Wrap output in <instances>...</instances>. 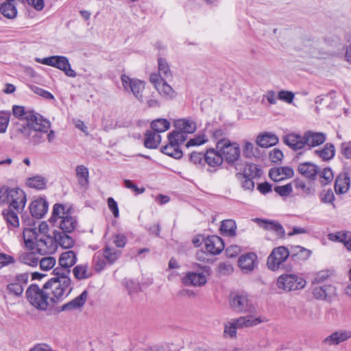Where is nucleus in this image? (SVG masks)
Instances as JSON below:
<instances>
[{"instance_id": "1", "label": "nucleus", "mask_w": 351, "mask_h": 351, "mask_svg": "<svg viewBox=\"0 0 351 351\" xmlns=\"http://www.w3.org/2000/svg\"><path fill=\"white\" fill-rule=\"evenodd\" d=\"M52 287L47 282L40 288L36 284L30 285L26 290V297L28 302L35 308L45 311L50 306L62 301L64 298L57 285Z\"/></svg>"}, {"instance_id": "2", "label": "nucleus", "mask_w": 351, "mask_h": 351, "mask_svg": "<svg viewBox=\"0 0 351 351\" xmlns=\"http://www.w3.org/2000/svg\"><path fill=\"white\" fill-rule=\"evenodd\" d=\"M50 128V123L39 116L36 121L22 125L19 130L34 145H38L45 141V134Z\"/></svg>"}, {"instance_id": "3", "label": "nucleus", "mask_w": 351, "mask_h": 351, "mask_svg": "<svg viewBox=\"0 0 351 351\" xmlns=\"http://www.w3.org/2000/svg\"><path fill=\"white\" fill-rule=\"evenodd\" d=\"M25 243L27 247L35 250L41 254H45L53 250L52 244L54 238L45 234H38L35 230L25 229L24 230Z\"/></svg>"}, {"instance_id": "4", "label": "nucleus", "mask_w": 351, "mask_h": 351, "mask_svg": "<svg viewBox=\"0 0 351 351\" xmlns=\"http://www.w3.org/2000/svg\"><path fill=\"white\" fill-rule=\"evenodd\" d=\"M27 199L25 192L19 188H4L0 189V204H6L8 207L18 212L25 208Z\"/></svg>"}, {"instance_id": "5", "label": "nucleus", "mask_w": 351, "mask_h": 351, "mask_svg": "<svg viewBox=\"0 0 351 351\" xmlns=\"http://www.w3.org/2000/svg\"><path fill=\"white\" fill-rule=\"evenodd\" d=\"M216 149L223 156V161L225 160L229 165L234 166L237 170L239 169L241 154L239 144L231 143L228 138H221L217 142Z\"/></svg>"}, {"instance_id": "6", "label": "nucleus", "mask_w": 351, "mask_h": 351, "mask_svg": "<svg viewBox=\"0 0 351 351\" xmlns=\"http://www.w3.org/2000/svg\"><path fill=\"white\" fill-rule=\"evenodd\" d=\"M53 273L55 276L49 279L47 282L50 283L52 287H55L56 284L57 288L62 292V295L66 297L72 291L69 278L71 269L60 265L53 269Z\"/></svg>"}, {"instance_id": "7", "label": "nucleus", "mask_w": 351, "mask_h": 351, "mask_svg": "<svg viewBox=\"0 0 351 351\" xmlns=\"http://www.w3.org/2000/svg\"><path fill=\"white\" fill-rule=\"evenodd\" d=\"M35 61L58 69L68 77H75L77 76L76 72L71 69L69 59L66 56H52L44 58H36Z\"/></svg>"}, {"instance_id": "8", "label": "nucleus", "mask_w": 351, "mask_h": 351, "mask_svg": "<svg viewBox=\"0 0 351 351\" xmlns=\"http://www.w3.org/2000/svg\"><path fill=\"white\" fill-rule=\"evenodd\" d=\"M230 308L237 313H250L254 310V306L248 295L245 293L232 292L229 295Z\"/></svg>"}, {"instance_id": "9", "label": "nucleus", "mask_w": 351, "mask_h": 351, "mask_svg": "<svg viewBox=\"0 0 351 351\" xmlns=\"http://www.w3.org/2000/svg\"><path fill=\"white\" fill-rule=\"evenodd\" d=\"M306 284L304 278L293 274H286L278 278L276 285L279 289L291 291L303 289Z\"/></svg>"}, {"instance_id": "10", "label": "nucleus", "mask_w": 351, "mask_h": 351, "mask_svg": "<svg viewBox=\"0 0 351 351\" xmlns=\"http://www.w3.org/2000/svg\"><path fill=\"white\" fill-rule=\"evenodd\" d=\"M121 80L123 89L133 95L141 103L143 102V91L145 89L143 81L137 78H131L125 74H122Z\"/></svg>"}, {"instance_id": "11", "label": "nucleus", "mask_w": 351, "mask_h": 351, "mask_svg": "<svg viewBox=\"0 0 351 351\" xmlns=\"http://www.w3.org/2000/svg\"><path fill=\"white\" fill-rule=\"evenodd\" d=\"M289 256V250L286 247H275L267 258V267L271 271H276Z\"/></svg>"}, {"instance_id": "12", "label": "nucleus", "mask_w": 351, "mask_h": 351, "mask_svg": "<svg viewBox=\"0 0 351 351\" xmlns=\"http://www.w3.org/2000/svg\"><path fill=\"white\" fill-rule=\"evenodd\" d=\"M29 274L27 272L16 275L12 282L6 286V289L10 295L15 297L22 295L25 287L27 285Z\"/></svg>"}, {"instance_id": "13", "label": "nucleus", "mask_w": 351, "mask_h": 351, "mask_svg": "<svg viewBox=\"0 0 351 351\" xmlns=\"http://www.w3.org/2000/svg\"><path fill=\"white\" fill-rule=\"evenodd\" d=\"M336 295V288L332 285H315L313 297L319 300L331 301Z\"/></svg>"}, {"instance_id": "14", "label": "nucleus", "mask_w": 351, "mask_h": 351, "mask_svg": "<svg viewBox=\"0 0 351 351\" xmlns=\"http://www.w3.org/2000/svg\"><path fill=\"white\" fill-rule=\"evenodd\" d=\"M303 138L304 147L307 146L311 149L323 144L326 140V135L323 132L307 131L304 132Z\"/></svg>"}, {"instance_id": "15", "label": "nucleus", "mask_w": 351, "mask_h": 351, "mask_svg": "<svg viewBox=\"0 0 351 351\" xmlns=\"http://www.w3.org/2000/svg\"><path fill=\"white\" fill-rule=\"evenodd\" d=\"M204 245L206 251L213 255L220 254L225 247L222 239L216 235L208 237L204 240Z\"/></svg>"}, {"instance_id": "16", "label": "nucleus", "mask_w": 351, "mask_h": 351, "mask_svg": "<svg viewBox=\"0 0 351 351\" xmlns=\"http://www.w3.org/2000/svg\"><path fill=\"white\" fill-rule=\"evenodd\" d=\"M48 210V203L44 198L33 201L29 206L32 216L36 219L42 218Z\"/></svg>"}, {"instance_id": "17", "label": "nucleus", "mask_w": 351, "mask_h": 351, "mask_svg": "<svg viewBox=\"0 0 351 351\" xmlns=\"http://www.w3.org/2000/svg\"><path fill=\"white\" fill-rule=\"evenodd\" d=\"M293 175V169L290 167L272 168L269 171V178L275 182L280 181L285 178H292Z\"/></svg>"}, {"instance_id": "18", "label": "nucleus", "mask_w": 351, "mask_h": 351, "mask_svg": "<svg viewBox=\"0 0 351 351\" xmlns=\"http://www.w3.org/2000/svg\"><path fill=\"white\" fill-rule=\"evenodd\" d=\"M257 256L254 252H247L239 258V266L242 271L247 273L252 271L255 266Z\"/></svg>"}, {"instance_id": "19", "label": "nucleus", "mask_w": 351, "mask_h": 351, "mask_svg": "<svg viewBox=\"0 0 351 351\" xmlns=\"http://www.w3.org/2000/svg\"><path fill=\"white\" fill-rule=\"evenodd\" d=\"M206 282V276L203 273L189 272L182 279V282L186 286L202 287Z\"/></svg>"}, {"instance_id": "20", "label": "nucleus", "mask_w": 351, "mask_h": 351, "mask_svg": "<svg viewBox=\"0 0 351 351\" xmlns=\"http://www.w3.org/2000/svg\"><path fill=\"white\" fill-rule=\"evenodd\" d=\"M298 172L310 180H315L318 174V167L313 162L300 163L298 167Z\"/></svg>"}, {"instance_id": "21", "label": "nucleus", "mask_w": 351, "mask_h": 351, "mask_svg": "<svg viewBox=\"0 0 351 351\" xmlns=\"http://www.w3.org/2000/svg\"><path fill=\"white\" fill-rule=\"evenodd\" d=\"M12 113L14 117L21 120H25L26 123L32 122L34 120V121H36V119L40 116L34 111L25 110L23 106L16 105L13 106Z\"/></svg>"}, {"instance_id": "22", "label": "nucleus", "mask_w": 351, "mask_h": 351, "mask_svg": "<svg viewBox=\"0 0 351 351\" xmlns=\"http://www.w3.org/2000/svg\"><path fill=\"white\" fill-rule=\"evenodd\" d=\"M350 179L346 172L340 173L335 179V191L337 194H344L350 189Z\"/></svg>"}, {"instance_id": "23", "label": "nucleus", "mask_w": 351, "mask_h": 351, "mask_svg": "<svg viewBox=\"0 0 351 351\" xmlns=\"http://www.w3.org/2000/svg\"><path fill=\"white\" fill-rule=\"evenodd\" d=\"M204 163L211 167H219L223 163V156L219 150L208 149L204 154Z\"/></svg>"}, {"instance_id": "24", "label": "nucleus", "mask_w": 351, "mask_h": 351, "mask_svg": "<svg viewBox=\"0 0 351 351\" xmlns=\"http://www.w3.org/2000/svg\"><path fill=\"white\" fill-rule=\"evenodd\" d=\"M18 212L12 208L8 207L2 210V216L6 221L8 228L10 230L19 226V219Z\"/></svg>"}, {"instance_id": "25", "label": "nucleus", "mask_w": 351, "mask_h": 351, "mask_svg": "<svg viewBox=\"0 0 351 351\" xmlns=\"http://www.w3.org/2000/svg\"><path fill=\"white\" fill-rule=\"evenodd\" d=\"M263 174L262 170L254 163H247L245 165L243 172L237 173L235 176L237 179H242L245 177L251 178H260Z\"/></svg>"}, {"instance_id": "26", "label": "nucleus", "mask_w": 351, "mask_h": 351, "mask_svg": "<svg viewBox=\"0 0 351 351\" xmlns=\"http://www.w3.org/2000/svg\"><path fill=\"white\" fill-rule=\"evenodd\" d=\"M303 136L298 134H289L283 137V142L293 150L302 149L304 147Z\"/></svg>"}, {"instance_id": "27", "label": "nucleus", "mask_w": 351, "mask_h": 351, "mask_svg": "<svg viewBox=\"0 0 351 351\" xmlns=\"http://www.w3.org/2000/svg\"><path fill=\"white\" fill-rule=\"evenodd\" d=\"M69 232H64L55 230L53 232V238L62 247L69 249L72 247L75 244L74 239L69 235Z\"/></svg>"}, {"instance_id": "28", "label": "nucleus", "mask_w": 351, "mask_h": 351, "mask_svg": "<svg viewBox=\"0 0 351 351\" xmlns=\"http://www.w3.org/2000/svg\"><path fill=\"white\" fill-rule=\"evenodd\" d=\"M87 297L88 291L84 290L79 296L76 297L69 302L64 304L61 307V311H72L82 308L84 305Z\"/></svg>"}, {"instance_id": "29", "label": "nucleus", "mask_w": 351, "mask_h": 351, "mask_svg": "<svg viewBox=\"0 0 351 351\" xmlns=\"http://www.w3.org/2000/svg\"><path fill=\"white\" fill-rule=\"evenodd\" d=\"M87 297L88 291L84 290L79 296L76 297L69 302L64 304L61 307V311H72L82 308L84 305Z\"/></svg>"}, {"instance_id": "30", "label": "nucleus", "mask_w": 351, "mask_h": 351, "mask_svg": "<svg viewBox=\"0 0 351 351\" xmlns=\"http://www.w3.org/2000/svg\"><path fill=\"white\" fill-rule=\"evenodd\" d=\"M87 297L88 291L84 290L79 296L76 297L69 302L64 304L61 307V311H72L82 308L84 305Z\"/></svg>"}, {"instance_id": "31", "label": "nucleus", "mask_w": 351, "mask_h": 351, "mask_svg": "<svg viewBox=\"0 0 351 351\" xmlns=\"http://www.w3.org/2000/svg\"><path fill=\"white\" fill-rule=\"evenodd\" d=\"M255 221L261 228H263L265 230L274 231L277 235L282 236L285 234V230L283 227L277 221L261 219L259 218H256Z\"/></svg>"}, {"instance_id": "32", "label": "nucleus", "mask_w": 351, "mask_h": 351, "mask_svg": "<svg viewBox=\"0 0 351 351\" xmlns=\"http://www.w3.org/2000/svg\"><path fill=\"white\" fill-rule=\"evenodd\" d=\"M290 257L296 261H306L311 255V251L300 245H295L289 250Z\"/></svg>"}, {"instance_id": "33", "label": "nucleus", "mask_w": 351, "mask_h": 351, "mask_svg": "<svg viewBox=\"0 0 351 351\" xmlns=\"http://www.w3.org/2000/svg\"><path fill=\"white\" fill-rule=\"evenodd\" d=\"M351 337V332L347 331H337L332 333L330 335L328 336L324 339V343L325 344L331 346V345H337L340 343L346 341L347 339Z\"/></svg>"}, {"instance_id": "34", "label": "nucleus", "mask_w": 351, "mask_h": 351, "mask_svg": "<svg viewBox=\"0 0 351 351\" xmlns=\"http://www.w3.org/2000/svg\"><path fill=\"white\" fill-rule=\"evenodd\" d=\"M161 142V136L154 130H147L145 134L144 145L148 149H156Z\"/></svg>"}, {"instance_id": "35", "label": "nucleus", "mask_w": 351, "mask_h": 351, "mask_svg": "<svg viewBox=\"0 0 351 351\" xmlns=\"http://www.w3.org/2000/svg\"><path fill=\"white\" fill-rule=\"evenodd\" d=\"M77 222L75 217L67 213L62 217L60 222V230L58 231L64 232H72L75 229Z\"/></svg>"}, {"instance_id": "36", "label": "nucleus", "mask_w": 351, "mask_h": 351, "mask_svg": "<svg viewBox=\"0 0 351 351\" xmlns=\"http://www.w3.org/2000/svg\"><path fill=\"white\" fill-rule=\"evenodd\" d=\"M278 142V138L271 133H263L258 136L256 143L261 147H269L276 145Z\"/></svg>"}, {"instance_id": "37", "label": "nucleus", "mask_w": 351, "mask_h": 351, "mask_svg": "<svg viewBox=\"0 0 351 351\" xmlns=\"http://www.w3.org/2000/svg\"><path fill=\"white\" fill-rule=\"evenodd\" d=\"M174 127L184 134H192L196 130V124L194 121L183 119L176 120L174 122Z\"/></svg>"}, {"instance_id": "38", "label": "nucleus", "mask_w": 351, "mask_h": 351, "mask_svg": "<svg viewBox=\"0 0 351 351\" xmlns=\"http://www.w3.org/2000/svg\"><path fill=\"white\" fill-rule=\"evenodd\" d=\"M315 154L324 161L330 160L335 154V145L331 143H327L322 149H316Z\"/></svg>"}, {"instance_id": "39", "label": "nucleus", "mask_w": 351, "mask_h": 351, "mask_svg": "<svg viewBox=\"0 0 351 351\" xmlns=\"http://www.w3.org/2000/svg\"><path fill=\"white\" fill-rule=\"evenodd\" d=\"M0 12L6 19H14L17 16L18 11L12 1H5L0 4Z\"/></svg>"}, {"instance_id": "40", "label": "nucleus", "mask_w": 351, "mask_h": 351, "mask_svg": "<svg viewBox=\"0 0 351 351\" xmlns=\"http://www.w3.org/2000/svg\"><path fill=\"white\" fill-rule=\"evenodd\" d=\"M58 262L60 266H64L71 269V267L77 262L76 254L73 250L64 252L60 254Z\"/></svg>"}, {"instance_id": "41", "label": "nucleus", "mask_w": 351, "mask_h": 351, "mask_svg": "<svg viewBox=\"0 0 351 351\" xmlns=\"http://www.w3.org/2000/svg\"><path fill=\"white\" fill-rule=\"evenodd\" d=\"M161 152L175 159H180L183 156L182 151L180 147L173 143L172 141H169L168 145L162 147Z\"/></svg>"}, {"instance_id": "42", "label": "nucleus", "mask_w": 351, "mask_h": 351, "mask_svg": "<svg viewBox=\"0 0 351 351\" xmlns=\"http://www.w3.org/2000/svg\"><path fill=\"white\" fill-rule=\"evenodd\" d=\"M232 320L237 329L256 326L261 322L259 318H252L250 316L240 317L237 319H232Z\"/></svg>"}, {"instance_id": "43", "label": "nucleus", "mask_w": 351, "mask_h": 351, "mask_svg": "<svg viewBox=\"0 0 351 351\" xmlns=\"http://www.w3.org/2000/svg\"><path fill=\"white\" fill-rule=\"evenodd\" d=\"M75 171L79 184L83 187L87 186L89 183V172L88 168L84 165H78L76 167Z\"/></svg>"}, {"instance_id": "44", "label": "nucleus", "mask_w": 351, "mask_h": 351, "mask_svg": "<svg viewBox=\"0 0 351 351\" xmlns=\"http://www.w3.org/2000/svg\"><path fill=\"white\" fill-rule=\"evenodd\" d=\"M27 185L37 190H43L46 188L47 180L42 176H36L29 178L26 182Z\"/></svg>"}, {"instance_id": "45", "label": "nucleus", "mask_w": 351, "mask_h": 351, "mask_svg": "<svg viewBox=\"0 0 351 351\" xmlns=\"http://www.w3.org/2000/svg\"><path fill=\"white\" fill-rule=\"evenodd\" d=\"M237 226L234 221L232 219L223 220L221 222L220 230L223 235L226 236H235Z\"/></svg>"}, {"instance_id": "46", "label": "nucleus", "mask_w": 351, "mask_h": 351, "mask_svg": "<svg viewBox=\"0 0 351 351\" xmlns=\"http://www.w3.org/2000/svg\"><path fill=\"white\" fill-rule=\"evenodd\" d=\"M39 259V257L34 252L23 253L19 257L21 263L32 267L37 266Z\"/></svg>"}, {"instance_id": "47", "label": "nucleus", "mask_w": 351, "mask_h": 351, "mask_svg": "<svg viewBox=\"0 0 351 351\" xmlns=\"http://www.w3.org/2000/svg\"><path fill=\"white\" fill-rule=\"evenodd\" d=\"M170 125V122L166 119H157L151 123L152 130L158 134L169 130Z\"/></svg>"}, {"instance_id": "48", "label": "nucleus", "mask_w": 351, "mask_h": 351, "mask_svg": "<svg viewBox=\"0 0 351 351\" xmlns=\"http://www.w3.org/2000/svg\"><path fill=\"white\" fill-rule=\"evenodd\" d=\"M87 264L78 265L73 269L75 278L77 280L87 279L91 276V273L88 271Z\"/></svg>"}, {"instance_id": "49", "label": "nucleus", "mask_w": 351, "mask_h": 351, "mask_svg": "<svg viewBox=\"0 0 351 351\" xmlns=\"http://www.w3.org/2000/svg\"><path fill=\"white\" fill-rule=\"evenodd\" d=\"M70 213L69 209L65 210V206L62 204H56L53 205L52 216L50 218L51 222H56L58 219H62V217Z\"/></svg>"}, {"instance_id": "50", "label": "nucleus", "mask_w": 351, "mask_h": 351, "mask_svg": "<svg viewBox=\"0 0 351 351\" xmlns=\"http://www.w3.org/2000/svg\"><path fill=\"white\" fill-rule=\"evenodd\" d=\"M93 267L95 270L99 273L101 272L106 265V260L101 252H97L95 254L92 261Z\"/></svg>"}, {"instance_id": "51", "label": "nucleus", "mask_w": 351, "mask_h": 351, "mask_svg": "<svg viewBox=\"0 0 351 351\" xmlns=\"http://www.w3.org/2000/svg\"><path fill=\"white\" fill-rule=\"evenodd\" d=\"M319 182L322 185L325 186L330 183L334 178V173L330 167H325L322 171H318Z\"/></svg>"}, {"instance_id": "52", "label": "nucleus", "mask_w": 351, "mask_h": 351, "mask_svg": "<svg viewBox=\"0 0 351 351\" xmlns=\"http://www.w3.org/2000/svg\"><path fill=\"white\" fill-rule=\"evenodd\" d=\"M187 138V135L184 132L178 130L172 131L168 134L169 141H172L173 143L176 144L178 147L182 144Z\"/></svg>"}, {"instance_id": "53", "label": "nucleus", "mask_w": 351, "mask_h": 351, "mask_svg": "<svg viewBox=\"0 0 351 351\" xmlns=\"http://www.w3.org/2000/svg\"><path fill=\"white\" fill-rule=\"evenodd\" d=\"M158 73L162 75L163 78L169 79L172 77V73L169 66L165 58H159L158 59Z\"/></svg>"}, {"instance_id": "54", "label": "nucleus", "mask_w": 351, "mask_h": 351, "mask_svg": "<svg viewBox=\"0 0 351 351\" xmlns=\"http://www.w3.org/2000/svg\"><path fill=\"white\" fill-rule=\"evenodd\" d=\"M105 259L109 263L110 265L113 264L119 258L120 252L114 249H111L106 247L102 252Z\"/></svg>"}, {"instance_id": "55", "label": "nucleus", "mask_w": 351, "mask_h": 351, "mask_svg": "<svg viewBox=\"0 0 351 351\" xmlns=\"http://www.w3.org/2000/svg\"><path fill=\"white\" fill-rule=\"evenodd\" d=\"M156 90L161 95L166 97L173 98L176 96L174 90L166 82L165 80L161 83Z\"/></svg>"}, {"instance_id": "56", "label": "nucleus", "mask_w": 351, "mask_h": 351, "mask_svg": "<svg viewBox=\"0 0 351 351\" xmlns=\"http://www.w3.org/2000/svg\"><path fill=\"white\" fill-rule=\"evenodd\" d=\"M330 239L332 241H339L343 244L350 238L351 232L341 231L329 235Z\"/></svg>"}, {"instance_id": "57", "label": "nucleus", "mask_w": 351, "mask_h": 351, "mask_svg": "<svg viewBox=\"0 0 351 351\" xmlns=\"http://www.w3.org/2000/svg\"><path fill=\"white\" fill-rule=\"evenodd\" d=\"M237 326L231 319L224 324L223 335L226 337L235 338L237 337Z\"/></svg>"}, {"instance_id": "58", "label": "nucleus", "mask_w": 351, "mask_h": 351, "mask_svg": "<svg viewBox=\"0 0 351 351\" xmlns=\"http://www.w3.org/2000/svg\"><path fill=\"white\" fill-rule=\"evenodd\" d=\"M293 184L297 189L301 190L306 195H311L314 194V190L310 186H308L304 180L295 179L293 181Z\"/></svg>"}, {"instance_id": "59", "label": "nucleus", "mask_w": 351, "mask_h": 351, "mask_svg": "<svg viewBox=\"0 0 351 351\" xmlns=\"http://www.w3.org/2000/svg\"><path fill=\"white\" fill-rule=\"evenodd\" d=\"M38 263L42 270L47 271L52 269L56 265V259L52 256H47L39 259Z\"/></svg>"}, {"instance_id": "60", "label": "nucleus", "mask_w": 351, "mask_h": 351, "mask_svg": "<svg viewBox=\"0 0 351 351\" xmlns=\"http://www.w3.org/2000/svg\"><path fill=\"white\" fill-rule=\"evenodd\" d=\"M274 190L280 196L286 197L289 196L293 192V187L292 184L289 183L283 186H276L274 187Z\"/></svg>"}, {"instance_id": "61", "label": "nucleus", "mask_w": 351, "mask_h": 351, "mask_svg": "<svg viewBox=\"0 0 351 351\" xmlns=\"http://www.w3.org/2000/svg\"><path fill=\"white\" fill-rule=\"evenodd\" d=\"M10 118V112L8 111L0 112V133L6 132Z\"/></svg>"}, {"instance_id": "62", "label": "nucleus", "mask_w": 351, "mask_h": 351, "mask_svg": "<svg viewBox=\"0 0 351 351\" xmlns=\"http://www.w3.org/2000/svg\"><path fill=\"white\" fill-rule=\"evenodd\" d=\"M208 141L206 135L204 134H200L198 136H196L193 138L190 139L187 143L186 146L187 147H192V146H198L201 145L205 143H206Z\"/></svg>"}, {"instance_id": "63", "label": "nucleus", "mask_w": 351, "mask_h": 351, "mask_svg": "<svg viewBox=\"0 0 351 351\" xmlns=\"http://www.w3.org/2000/svg\"><path fill=\"white\" fill-rule=\"evenodd\" d=\"M233 271V267L228 263H220L218 265V273L221 276H227Z\"/></svg>"}, {"instance_id": "64", "label": "nucleus", "mask_w": 351, "mask_h": 351, "mask_svg": "<svg viewBox=\"0 0 351 351\" xmlns=\"http://www.w3.org/2000/svg\"><path fill=\"white\" fill-rule=\"evenodd\" d=\"M341 154L347 159H351V141L343 142L340 147Z\"/></svg>"}]
</instances>
